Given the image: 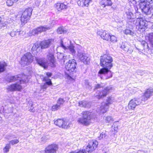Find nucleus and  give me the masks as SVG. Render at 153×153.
Wrapping results in <instances>:
<instances>
[{
  "label": "nucleus",
  "mask_w": 153,
  "mask_h": 153,
  "mask_svg": "<svg viewBox=\"0 0 153 153\" xmlns=\"http://www.w3.org/2000/svg\"><path fill=\"white\" fill-rule=\"evenodd\" d=\"M1 17H0V22L1 21Z\"/></svg>",
  "instance_id": "obj_58"
},
{
  "label": "nucleus",
  "mask_w": 153,
  "mask_h": 153,
  "mask_svg": "<svg viewBox=\"0 0 153 153\" xmlns=\"http://www.w3.org/2000/svg\"><path fill=\"white\" fill-rule=\"evenodd\" d=\"M7 66V64L5 62L2 61L0 62V72L4 71L6 69Z\"/></svg>",
  "instance_id": "obj_27"
},
{
  "label": "nucleus",
  "mask_w": 153,
  "mask_h": 153,
  "mask_svg": "<svg viewBox=\"0 0 153 153\" xmlns=\"http://www.w3.org/2000/svg\"><path fill=\"white\" fill-rule=\"evenodd\" d=\"M82 117L79 118L78 121L81 124L85 126L89 125L93 119L91 113L89 111H85L82 112Z\"/></svg>",
  "instance_id": "obj_4"
},
{
  "label": "nucleus",
  "mask_w": 153,
  "mask_h": 153,
  "mask_svg": "<svg viewBox=\"0 0 153 153\" xmlns=\"http://www.w3.org/2000/svg\"><path fill=\"white\" fill-rule=\"evenodd\" d=\"M97 34L100 36L104 40L109 41L110 34L105 30H99L97 31Z\"/></svg>",
  "instance_id": "obj_17"
},
{
  "label": "nucleus",
  "mask_w": 153,
  "mask_h": 153,
  "mask_svg": "<svg viewBox=\"0 0 153 153\" xmlns=\"http://www.w3.org/2000/svg\"><path fill=\"white\" fill-rule=\"evenodd\" d=\"M65 101L64 99L62 98H59L57 101V103L58 105H59V106L61 107L64 103Z\"/></svg>",
  "instance_id": "obj_35"
},
{
  "label": "nucleus",
  "mask_w": 153,
  "mask_h": 153,
  "mask_svg": "<svg viewBox=\"0 0 153 153\" xmlns=\"http://www.w3.org/2000/svg\"><path fill=\"white\" fill-rule=\"evenodd\" d=\"M146 39L149 41L150 44L153 47V33L149 34Z\"/></svg>",
  "instance_id": "obj_29"
},
{
  "label": "nucleus",
  "mask_w": 153,
  "mask_h": 153,
  "mask_svg": "<svg viewBox=\"0 0 153 153\" xmlns=\"http://www.w3.org/2000/svg\"><path fill=\"white\" fill-rule=\"evenodd\" d=\"M10 142L11 144L13 145L18 143L19 142V140L17 139H16L11 140Z\"/></svg>",
  "instance_id": "obj_42"
},
{
  "label": "nucleus",
  "mask_w": 153,
  "mask_h": 153,
  "mask_svg": "<svg viewBox=\"0 0 153 153\" xmlns=\"http://www.w3.org/2000/svg\"><path fill=\"white\" fill-rule=\"evenodd\" d=\"M11 147L10 143L7 144L6 145L4 148L3 149V152L4 153L8 152Z\"/></svg>",
  "instance_id": "obj_33"
},
{
  "label": "nucleus",
  "mask_w": 153,
  "mask_h": 153,
  "mask_svg": "<svg viewBox=\"0 0 153 153\" xmlns=\"http://www.w3.org/2000/svg\"><path fill=\"white\" fill-rule=\"evenodd\" d=\"M106 120L108 123L111 122L113 121V118L110 116L107 117L106 118Z\"/></svg>",
  "instance_id": "obj_44"
},
{
  "label": "nucleus",
  "mask_w": 153,
  "mask_h": 153,
  "mask_svg": "<svg viewBox=\"0 0 153 153\" xmlns=\"http://www.w3.org/2000/svg\"><path fill=\"white\" fill-rule=\"evenodd\" d=\"M100 4L102 7H105L111 6L113 3L111 0H100Z\"/></svg>",
  "instance_id": "obj_25"
},
{
  "label": "nucleus",
  "mask_w": 153,
  "mask_h": 153,
  "mask_svg": "<svg viewBox=\"0 0 153 153\" xmlns=\"http://www.w3.org/2000/svg\"><path fill=\"white\" fill-rule=\"evenodd\" d=\"M141 44L143 46L144 48H149L148 44L145 41H142L141 42Z\"/></svg>",
  "instance_id": "obj_41"
},
{
  "label": "nucleus",
  "mask_w": 153,
  "mask_h": 153,
  "mask_svg": "<svg viewBox=\"0 0 153 153\" xmlns=\"http://www.w3.org/2000/svg\"><path fill=\"white\" fill-rule=\"evenodd\" d=\"M111 68H102L99 71L98 74V76L101 79H103L102 75L105 76V79H109L112 77V73L110 71Z\"/></svg>",
  "instance_id": "obj_7"
},
{
  "label": "nucleus",
  "mask_w": 153,
  "mask_h": 153,
  "mask_svg": "<svg viewBox=\"0 0 153 153\" xmlns=\"http://www.w3.org/2000/svg\"><path fill=\"white\" fill-rule=\"evenodd\" d=\"M66 57V56H64L62 53H60L59 56H58V58L60 59L63 60L64 62H65V59Z\"/></svg>",
  "instance_id": "obj_40"
},
{
  "label": "nucleus",
  "mask_w": 153,
  "mask_h": 153,
  "mask_svg": "<svg viewBox=\"0 0 153 153\" xmlns=\"http://www.w3.org/2000/svg\"><path fill=\"white\" fill-rule=\"evenodd\" d=\"M103 86V85L102 84H97L95 86V89H98L101 87H102Z\"/></svg>",
  "instance_id": "obj_46"
},
{
  "label": "nucleus",
  "mask_w": 153,
  "mask_h": 153,
  "mask_svg": "<svg viewBox=\"0 0 153 153\" xmlns=\"http://www.w3.org/2000/svg\"><path fill=\"white\" fill-rule=\"evenodd\" d=\"M46 74L48 78V77H51L52 75V73L50 72H47Z\"/></svg>",
  "instance_id": "obj_51"
},
{
  "label": "nucleus",
  "mask_w": 153,
  "mask_h": 153,
  "mask_svg": "<svg viewBox=\"0 0 153 153\" xmlns=\"http://www.w3.org/2000/svg\"><path fill=\"white\" fill-rule=\"evenodd\" d=\"M109 41H110L111 42L114 43L117 42V39L114 36L110 35Z\"/></svg>",
  "instance_id": "obj_31"
},
{
  "label": "nucleus",
  "mask_w": 153,
  "mask_h": 153,
  "mask_svg": "<svg viewBox=\"0 0 153 153\" xmlns=\"http://www.w3.org/2000/svg\"><path fill=\"white\" fill-rule=\"evenodd\" d=\"M146 21L142 18H138L136 19L135 22L136 28L138 30L144 28L147 25Z\"/></svg>",
  "instance_id": "obj_14"
},
{
  "label": "nucleus",
  "mask_w": 153,
  "mask_h": 153,
  "mask_svg": "<svg viewBox=\"0 0 153 153\" xmlns=\"http://www.w3.org/2000/svg\"><path fill=\"white\" fill-rule=\"evenodd\" d=\"M141 152V151H139L138 152V153H140V152Z\"/></svg>",
  "instance_id": "obj_57"
},
{
  "label": "nucleus",
  "mask_w": 153,
  "mask_h": 153,
  "mask_svg": "<svg viewBox=\"0 0 153 153\" xmlns=\"http://www.w3.org/2000/svg\"><path fill=\"white\" fill-rule=\"evenodd\" d=\"M57 32L59 34H64L67 33V31L63 27H59L57 29Z\"/></svg>",
  "instance_id": "obj_30"
},
{
  "label": "nucleus",
  "mask_w": 153,
  "mask_h": 153,
  "mask_svg": "<svg viewBox=\"0 0 153 153\" xmlns=\"http://www.w3.org/2000/svg\"><path fill=\"white\" fill-rule=\"evenodd\" d=\"M128 108L129 109H134V102L133 100L130 101L128 105Z\"/></svg>",
  "instance_id": "obj_34"
},
{
  "label": "nucleus",
  "mask_w": 153,
  "mask_h": 153,
  "mask_svg": "<svg viewBox=\"0 0 153 153\" xmlns=\"http://www.w3.org/2000/svg\"><path fill=\"white\" fill-rule=\"evenodd\" d=\"M79 105L82 107L89 108L91 106V103L86 101H81L79 102Z\"/></svg>",
  "instance_id": "obj_26"
},
{
  "label": "nucleus",
  "mask_w": 153,
  "mask_h": 153,
  "mask_svg": "<svg viewBox=\"0 0 153 153\" xmlns=\"http://www.w3.org/2000/svg\"><path fill=\"white\" fill-rule=\"evenodd\" d=\"M146 1L150 3H153V0H146Z\"/></svg>",
  "instance_id": "obj_52"
},
{
  "label": "nucleus",
  "mask_w": 153,
  "mask_h": 153,
  "mask_svg": "<svg viewBox=\"0 0 153 153\" xmlns=\"http://www.w3.org/2000/svg\"><path fill=\"white\" fill-rule=\"evenodd\" d=\"M47 58L49 61L54 60V56L53 53L49 52L47 55Z\"/></svg>",
  "instance_id": "obj_32"
},
{
  "label": "nucleus",
  "mask_w": 153,
  "mask_h": 153,
  "mask_svg": "<svg viewBox=\"0 0 153 153\" xmlns=\"http://www.w3.org/2000/svg\"><path fill=\"white\" fill-rule=\"evenodd\" d=\"M153 90L152 89H148L146 90L141 97L142 102H145L152 96Z\"/></svg>",
  "instance_id": "obj_16"
},
{
  "label": "nucleus",
  "mask_w": 153,
  "mask_h": 153,
  "mask_svg": "<svg viewBox=\"0 0 153 153\" xmlns=\"http://www.w3.org/2000/svg\"><path fill=\"white\" fill-rule=\"evenodd\" d=\"M86 149H82V150H79L78 152H75V153H86Z\"/></svg>",
  "instance_id": "obj_48"
},
{
  "label": "nucleus",
  "mask_w": 153,
  "mask_h": 153,
  "mask_svg": "<svg viewBox=\"0 0 153 153\" xmlns=\"http://www.w3.org/2000/svg\"><path fill=\"white\" fill-rule=\"evenodd\" d=\"M133 16V14L132 13L129 12L128 15L127 17L128 19H131Z\"/></svg>",
  "instance_id": "obj_49"
},
{
  "label": "nucleus",
  "mask_w": 153,
  "mask_h": 153,
  "mask_svg": "<svg viewBox=\"0 0 153 153\" xmlns=\"http://www.w3.org/2000/svg\"><path fill=\"white\" fill-rule=\"evenodd\" d=\"M121 48L122 49H124L126 48V46L124 45H123V44H122L121 46Z\"/></svg>",
  "instance_id": "obj_53"
},
{
  "label": "nucleus",
  "mask_w": 153,
  "mask_h": 153,
  "mask_svg": "<svg viewBox=\"0 0 153 153\" xmlns=\"http://www.w3.org/2000/svg\"><path fill=\"white\" fill-rule=\"evenodd\" d=\"M42 81L45 82L43 84H42L41 85L40 88L41 90H45L49 86L52 85L51 80L48 78L47 76L44 77L42 78Z\"/></svg>",
  "instance_id": "obj_18"
},
{
  "label": "nucleus",
  "mask_w": 153,
  "mask_h": 153,
  "mask_svg": "<svg viewBox=\"0 0 153 153\" xmlns=\"http://www.w3.org/2000/svg\"><path fill=\"white\" fill-rule=\"evenodd\" d=\"M55 124L60 127L64 128H69L71 124H70L68 121H64L62 119H58L54 122Z\"/></svg>",
  "instance_id": "obj_11"
},
{
  "label": "nucleus",
  "mask_w": 153,
  "mask_h": 153,
  "mask_svg": "<svg viewBox=\"0 0 153 153\" xmlns=\"http://www.w3.org/2000/svg\"><path fill=\"white\" fill-rule=\"evenodd\" d=\"M6 79L9 82L17 81L16 83L12 84L7 87V90L11 91L20 90L25 86V85H22L20 84H25L28 81L27 76L24 74H19L16 76H8Z\"/></svg>",
  "instance_id": "obj_1"
},
{
  "label": "nucleus",
  "mask_w": 153,
  "mask_h": 153,
  "mask_svg": "<svg viewBox=\"0 0 153 153\" xmlns=\"http://www.w3.org/2000/svg\"><path fill=\"white\" fill-rule=\"evenodd\" d=\"M32 10V8H28L24 10L21 16V21L22 23H25L27 22L31 15Z\"/></svg>",
  "instance_id": "obj_8"
},
{
  "label": "nucleus",
  "mask_w": 153,
  "mask_h": 153,
  "mask_svg": "<svg viewBox=\"0 0 153 153\" xmlns=\"http://www.w3.org/2000/svg\"><path fill=\"white\" fill-rule=\"evenodd\" d=\"M108 137V135H106L104 133H102L100 134L99 138L100 139H101L102 138H105L106 139H107Z\"/></svg>",
  "instance_id": "obj_38"
},
{
  "label": "nucleus",
  "mask_w": 153,
  "mask_h": 153,
  "mask_svg": "<svg viewBox=\"0 0 153 153\" xmlns=\"http://www.w3.org/2000/svg\"><path fill=\"white\" fill-rule=\"evenodd\" d=\"M33 57L30 53L24 54L21 58V64L22 65L24 66L25 65L29 64L33 61Z\"/></svg>",
  "instance_id": "obj_9"
},
{
  "label": "nucleus",
  "mask_w": 153,
  "mask_h": 153,
  "mask_svg": "<svg viewBox=\"0 0 153 153\" xmlns=\"http://www.w3.org/2000/svg\"><path fill=\"white\" fill-rule=\"evenodd\" d=\"M60 45L61 47L64 50H66V49H68L70 51L73 55H75L76 51L74 49V47L73 44H71L69 46L66 47L64 45L63 41H61V42Z\"/></svg>",
  "instance_id": "obj_22"
},
{
  "label": "nucleus",
  "mask_w": 153,
  "mask_h": 153,
  "mask_svg": "<svg viewBox=\"0 0 153 153\" xmlns=\"http://www.w3.org/2000/svg\"><path fill=\"white\" fill-rule=\"evenodd\" d=\"M50 61V65L52 67H54L55 66V65L54 64V60H51Z\"/></svg>",
  "instance_id": "obj_47"
},
{
  "label": "nucleus",
  "mask_w": 153,
  "mask_h": 153,
  "mask_svg": "<svg viewBox=\"0 0 153 153\" xmlns=\"http://www.w3.org/2000/svg\"><path fill=\"white\" fill-rule=\"evenodd\" d=\"M57 149V145L55 144H52L47 147L45 151L46 153H56Z\"/></svg>",
  "instance_id": "obj_19"
},
{
  "label": "nucleus",
  "mask_w": 153,
  "mask_h": 153,
  "mask_svg": "<svg viewBox=\"0 0 153 153\" xmlns=\"http://www.w3.org/2000/svg\"><path fill=\"white\" fill-rule=\"evenodd\" d=\"M124 33L126 34H129L131 35H133V32H132L131 30L128 29H126L124 31Z\"/></svg>",
  "instance_id": "obj_43"
},
{
  "label": "nucleus",
  "mask_w": 153,
  "mask_h": 153,
  "mask_svg": "<svg viewBox=\"0 0 153 153\" xmlns=\"http://www.w3.org/2000/svg\"><path fill=\"white\" fill-rule=\"evenodd\" d=\"M69 153H75V152H70Z\"/></svg>",
  "instance_id": "obj_56"
},
{
  "label": "nucleus",
  "mask_w": 153,
  "mask_h": 153,
  "mask_svg": "<svg viewBox=\"0 0 153 153\" xmlns=\"http://www.w3.org/2000/svg\"><path fill=\"white\" fill-rule=\"evenodd\" d=\"M36 59L38 64L44 68H45V62L42 59L36 58Z\"/></svg>",
  "instance_id": "obj_28"
},
{
  "label": "nucleus",
  "mask_w": 153,
  "mask_h": 153,
  "mask_svg": "<svg viewBox=\"0 0 153 153\" xmlns=\"http://www.w3.org/2000/svg\"><path fill=\"white\" fill-rule=\"evenodd\" d=\"M112 58L109 55L104 54L100 57V65L103 68H111L113 65Z\"/></svg>",
  "instance_id": "obj_5"
},
{
  "label": "nucleus",
  "mask_w": 153,
  "mask_h": 153,
  "mask_svg": "<svg viewBox=\"0 0 153 153\" xmlns=\"http://www.w3.org/2000/svg\"><path fill=\"white\" fill-rule=\"evenodd\" d=\"M13 1H14L15 2H17L19 1H21V0H13Z\"/></svg>",
  "instance_id": "obj_55"
},
{
  "label": "nucleus",
  "mask_w": 153,
  "mask_h": 153,
  "mask_svg": "<svg viewBox=\"0 0 153 153\" xmlns=\"http://www.w3.org/2000/svg\"><path fill=\"white\" fill-rule=\"evenodd\" d=\"M55 7L58 11H60L63 9H67L68 7V3L66 2L61 3H57L55 4Z\"/></svg>",
  "instance_id": "obj_23"
},
{
  "label": "nucleus",
  "mask_w": 153,
  "mask_h": 153,
  "mask_svg": "<svg viewBox=\"0 0 153 153\" xmlns=\"http://www.w3.org/2000/svg\"><path fill=\"white\" fill-rule=\"evenodd\" d=\"M40 45L38 43H35L34 44L32 48V50L33 51H37L38 48L39 47Z\"/></svg>",
  "instance_id": "obj_36"
},
{
  "label": "nucleus",
  "mask_w": 153,
  "mask_h": 153,
  "mask_svg": "<svg viewBox=\"0 0 153 153\" xmlns=\"http://www.w3.org/2000/svg\"><path fill=\"white\" fill-rule=\"evenodd\" d=\"M9 137H11V136L10 135V136H8L6 137V138H7V139H10V138H9Z\"/></svg>",
  "instance_id": "obj_54"
},
{
  "label": "nucleus",
  "mask_w": 153,
  "mask_h": 153,
  "mask_svg": "<svg viewBox=\"0 0 153 153\" xmlns=\"http://www.w3.org/2000/svg\"><path fill=\"white\" fill-rule=\"evenodd\" d=\"M51 28V27L47 26H40L33 30L31 33L32 35H34L50 30Z\"/></svg>",
  "instance_id": "obj_12"
},
{
  "label": "nucleus",
  "mask_w": 153,
  "mask_h": 153,
  "mask_svg": "<svg viewBox=\"0 0 153 153\" xmlns=\"http://www.w3.org/2000/svg\"><path fill=\"white\" fill-rule=\"evenodd\" d=\"M98 144V142L96 140H92L90 141L85 148L86 151L88 152H91L97 148Z\"/></svg>",
  "instance_id": "obj_15"
},
{
  "label": "nucleus",
  "mask_w": 153,
  "mask_h": 153,
  "mask_svg": "<svg viewBox=\"0 0 153 153\" xmlns=\"http://www.w3.org/2000/svg\"><path fill=\"white\" fill-rule=\"evenodd\" d=\"M77 56L79 59L84 64H88L90 62V58L88 55L84 53L83 48L80 45L76 46Z\"/></svg>",
  "instance_id": "obj_3"
},
{
  "label": "nucleus",
  "mask_w": 153,
  "mask_h": 153,
  "mask_svg": "<svg viewBox=\"0 0 153 153\" xmlns=\"http://www.w3.org/2000/svg\"><path fill=\"white\" fill-rule=\"evenodd\" d=\"M78 4L82 7H88L91 0H76Z\"/></svg>",
  "instance_id": "obj_24"
},
{
  "label": "nucleus",
  "mask_w": 153,
  "mask_h": 153,
  "mask_svg": "<svg viewBox=\"0 0 153 153\" xmlns=\"http://www.w3.org/2000/svg\"><path fill=\"white\" fill-rule=\"evenodd\" d=\"M76 61L74 59L70 60L66 63L65 75V77L69 79L72 78L73 76L72 75L76 71Z\"/></svg>",
  "instance_id": "obj_2"
},
{
  "label": "nucleus",
  "mask_w": 153,
  "mask_h": 153,
  "mask_svg": "<svg viewBox=\"0 0 153 153\" xmlns=\"http://www.w3.org/2000/svg\"><path fill=\"white\" fill-rule=\"evenodd\" d=\"M146 0H140L139 3V7H140L141 4L144 5H146V4L148 3V2H146Z\"/></svg>",
  "instance_id": "obj_45"
},
{
  "label": "nucleus",
  "mask_w": 153,
  "mask_h": 153,
  "mask_svg": "<svg viewBox=\"0 0 153 153\" xmlns=\"http://www.w3.org/2000/svg\"><path fill=\"white\" fill-rule=\"evenodd\" d=\"M60 108L59 105L56 104V105H53L52 107V110L53 111H55L57 110Z\"/></svg>",
  "instance_id": "obj_37"
},
{
  "label": "nucleus",
  "mask_w": 153,
  "mask_h": 153,
  "mask_svg": "<svg viewBox=\"0 0 153 153\" xmlns=\"http://www.w3.org/2000/svg\"><path fill=\"white\" fill-rule=\"evenodd\" d=\"M151 4L149 2L146 5L141 4L140 7H139L144 13L147 14H149L151 13V12L149 4Z\"/></svg>",
  "instance_id": "obj_21"
},
{
  "label": "nucleus",
  "mask_w": 153,
  "mask_h": 153,
  "mask_svg": "<svg viewBox=\"0 0 153 153\" xmlns=\"http://www.w3.org/2000/svg\"><path fill=\"white\" fill-rule=\"evenodd\" d=\"M140 102H141L140 100H134V105L135 104L136 105H139Z\"/></svg>",
  "instance_id": "obj_50"
},
{
  "label": "nucleus",
  "mask_w": 153,
  "mask_h": 153,
  "mask_svg": "<svg viewBox=\"0 0 153 153\" xmlns=\"http://www.w3.org/2000/svg\"><path fill=\"white\" fill-rule=\"evenodd\" d=\"M53 41L54 40L53 39H48L42 41L40 44L41 48L43 49L49 47L53 43Z\"/></svg>",
  "instance_id": "obj_20"
},
{
  "label": "nucleus",
  "mask_w": 153,
  "mask_h": 153,
  "mask_svg": "<svg viewBox=\"0 0 153 153\" xmlns=\"http://www.w3.org/2000/svg\"><path fill=\"white\" fill-rule=\"evenodd\" d=\"M11 28L12 29V31L8 32V33L12 37L17 38L19 36L20 34L21 31L18 30L15 28V26L13 24H11L10 25Z\"/></svg>",
  "instance_id": "obj_13"
},
{
  "label": "nucleus",
  "mask_w": 153,
  "mask_h": 153,
  "mask_svg": "<svg viewBox=\"0 0 153 153\" xmlns=\"http://www.w3.org/2000/svg\"><path fill=\"white\" fill-rule=\"evenodd\" d=\"M14 3L13 0H7L6 1V4L8 6H12Z\"/></svg>",
  "instance_id": "obj_39"
},
{
  "label": "nucleus",
  "mask_w": 153,
  "mask_h": 153,
  "mask_svg": "<svg viewBox=\"0 0 153 153\" xmlns=\"http://www.w3.org/2000/svg\"><path fill=\"white\" fill-rule=\"evenodd\" d=\"M114 100V98L113 97H108L106 100L107 102L102 103L100 108L98 107L97 108V111L102 114L105 113L108 110L109 105L112 104Z\"/></svg>",
  "instance_id": "obj_6"
},
{
  "label": "nucleus",
  "mask_w": 153,
  "mask_h": 153,
  "mask_svg": "<svg viewBox=\"0 0 153 153\" xmlns=\"http://www.w3.org/2000/svg\"><path fill=\"white\" fill-rule=\"evenodd\" d=\"M112 90V88L110 86L104 88L101 91H97L95 94V96L97 98L100 99L104 97L109 93L111 90Z\"/></svg>",
  "instance_id": "obj_10"
}]
</instances>
